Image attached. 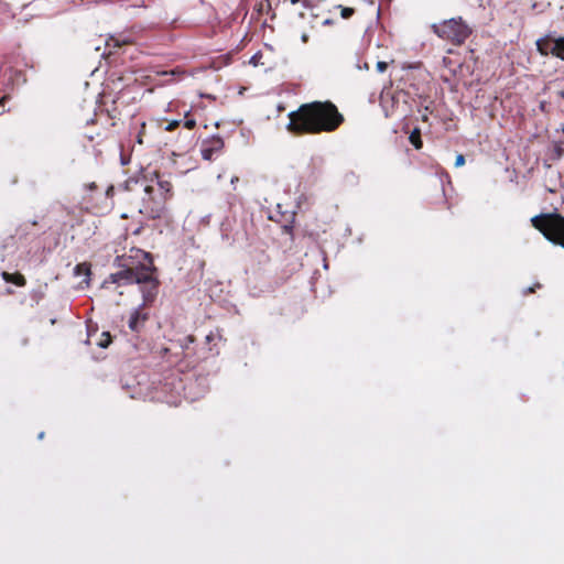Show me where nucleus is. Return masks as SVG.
Returning a JSON list of instances; mask_svg holds the SVG:
<instances>
[{"label": "nucleus", "instance_id": "obj_1", "mask_svg": "<svg viewBox=\"0 0 564 564\" xmlns=\"http://www.w3.org/2000/svg\"><path fill=\"white\" fill-rule=\"evenodd\" d=\"M288 117L286 130L296 137L334 132L345 121L337 106L329 100L302 104Z\"/></svg>", "mask_w": 564, "mask_h": 564}, {"label": "nucleus", "instance_id": "obj_2", "mask_svg": "<svg viewBox=\"0 0 564 564\" xmlns=\"http://www.w3.org/2000/svg\"><path fill=\"white\" fill-rule=\"evenodd\" d=\"M135 254L141 256L143 260L147 262H131L129 257L126 259L124 257L118 258L120 261L119 265L121 270L118 272L111 273L109 275V280L111 283L117 284H140L141 292L143 296V305H150L153 303L158 295V290L160 282L155 274L156 268L153 264V259L151 253L144 252L142 250H135Z\"/></svg>", "mask_w": 564, "mask_h": 564}, {"label": "nucleus", "instance_id": "obj_3", "mask_svg": "<svg viewBox=\"0 0 564 564\" xmlns=\"http://www.w3.org/2000/svg\"><path fill=\"white\" fill-rule=\"evenodd\" d=\"M531 224L549 241L564 248V216L558 213H542L534 216Z\"/></svg>", "mask_w": 564, "mask_h": 564}, {"label": "nucleus", "instance_id": "obj_4", "mask_svg": "<svg viewBox=\"0 0 564 564\" xmlns=\"http://www.w3.org/2000/svg\"><path fill=\"white\" fill-rule=\"evenodd\" d=\"M431 29L440 39L457 46L464 44L473 32L471 28L460 17L434 23Z\"/></svg>", "mask_w": 564, "mask_h": 564}, {"label": "nucleus", "instance_id": "obj_5", "mask_svg": "<svg viewBox=\"0 0 564 564\" xmlns=\"http://www.w3.org/2000/svg\"><path fill=\"white\" fill-rule=\"evenodd\" d=\"M144 193L147 195L143 198L142 206L139 208V212L151 219L161 218L166 210L167 198L163 195L158 194L155 192V187L148 185L144 187Z\"/></svg>", "mask_w": 564, "mask_h": 564}, {"label": "nucleus", "instance_id": "obj_6", "mask_svg": "<svg viewBox=\"0 0 564 564\" xmlns=\"http://www.w3.org/2000/svg\"><path fill=\"white\" fill-rule=\"evenodd\" d=\"M535 45L541 55H552L564 61V36L555 37L552 33H549L538 39Z\"/></svg>", "mask_w": 564, "mask_h": 564}, {"label": "nucleus", "instance_id": "obj_7", "mask_svg": "<svg viewBox=\"0 0 564 564\" xmlns=\"http://www.w3.org/2000/svg\"><path fill=\"white\" fill-rule=\"evenodd\" d=\"M225 148V142L221 137L213 135L212 138L204 140L200 147L202 158L206 161H213L217 159Z\"/></svg>", "mask_w": 564, "mask_h": 564}, {"label": "nucleus", "instance_id": "obj_8", "mask_svg": "<svg viewBox=\"0 0 564 564\" xmlns=\"http://www.w3.org/2000/svg\"><path fill=\"white\" fill-rule=\"evenodd\" d=\"M166 126L164 127L165 131L172 132L178 127H183L187 130H193L196 128V120L191 116L189 111H186L183 119H176L166 121Z\"/></svg>", "mask_w": 564, "mask_h": 564}, {"label": "nucleus", "instance_id": "obj_9", "mask_svg": "<svg viewBox=\"0 0 564 564\" xmlns=\"http://www.w3.org/2000/svg\"><path fill=\"white\" fill-rule=\"evenodd\" d=\"M147 321L148 314L143 313L141 308H137L131 313L128 325L132 332L139 333Z\"/></svg>", "mask_w": 564, "mask_h": 564}, {"label": "nucleus", "instance_id": "obj_10", "mask_svg": "<svg viewBox=\"0 0 564 564\" xmlns=\"http://www.w3.org/2000/svg\"><path fill=\"white\" fill-rule=\"evenodd\" d=\"M155 178H156V187L155 192L158 194L165 196L167 199H170L173 196V185L171 181L164 180L159 172H154Z\"/></svg>", "mask_w": 564, "mask_h": 564}, {"label": "nucleus", "instance_id": "obj_11", "mask_svg": "<svg viewBox=\"0 0 564 564\" xmlns=\"http://www.w3.org/2000/svg\"><path fill=\"white\" fill-rule=\"evenodd\" d=\"M283 217V220H278L280 224H281V229H282V232L288 235L290 237V240L293 241L294 239V223H295V217H296V214L294 212L288 214V215H282Z\"/></svg>", "mask_w": 564, "mask_h": 564}, {"label": "nucleus", "instance_id": "obj_12", "mask_svg": "<svg viewBox=\"0 0 564 564\" xmlns=\"http://www.w3.org/2000/svg\"><path fill=\"white\" fill-rule=\"evenodd\" d=\"M1 276L7 283H12L17 286H25V284H26L25 276L20 272L10 273V272L3 271L1 273Z\"/></svg>", "mask_w": 564, "mask_h": 564}, {"label": "nucleus", "instance_id": "obj_13", "mask_svg": "<svg viewBox=\"0 0 564 564\" xmlns=\"http://www.w3.org/2000/svg\"><path fill=\"white\" fill-rule=\"evenodd\" d=\"M162 76L167 77L164 82L166 84H173L180 80L181 78H184L186 76V72L180 67H176L172 70H164L160 73Z\"/></svg>", "mask_w": 564, "mask_h": 564}, {"label": "nucleus", "instance_id": "obj_14", "mask_svg": "<svg viewBox=\"0 0 564 564\" xmlns=\"http://www.w3.org/2000/svg\"><path fill=\"white\" fill-rule=\"evenodd\" d=\"M410 143L416 149L420 150L423 147V141L421 138V130L419 128H414L409 135Z\"/></svg>", "mask_w": 564, "mask_h": 564}, {"label": "nucleus", "instance_id": "obj_15", "mask_svg": "<svg viewBox=\"0 0 564 564\" xmlns=\"http://www.w3.org/2000/svg\"><path fill=\"white\" fill-rule=\"evenodd\" d=\"M74 273L77 276L85 275V276L89 278V275L91 274L90 264L87 262L76 264V267L74 269Z\"/></svg>", "mask_w": 564, "mask_h": 564}, {"label": "nucleus", "instance_id": "obj_16", "mask_svg": "<svg viewBox=\"0 0 564 564\" xmlns=\"http://www.w3.org/2000/svg\"><path fill=\"white\" fill-rule=\"evenodd\" d=\"M111 335L108 332H104L101 334L100 340L98 341V346L101 348H107L111 344Z\"/></svg>", "mask_w": 564, "mask_h": 564}, {"label": "nucleus", "instance_id": "obj_17", "mask_svg": "<svg viewBox=\"0 0 564 564\" xmlns=\"http://www.w3.org/2000/svg\"><path fill=\"white\" fill-rule=\"evenodd\" d=\"M126 44H130V41H127V40L120 41V40H118V39L111 37V39L107 42V46H108L109 48L120 47V46L126 45Z\"/></svg>", "mask_w": 564, "mask_h": 564}, {"label": "nucleus", "instance_id": "obj_18", "mask_svg": "<svg viewBox=\"0 0 564 564\" xmlns=\"http://www.w3.org/2000/svg\"><path fill=\"white\" fill-rule=\"evenodd\" d=\"M145 130H147V123L145 122H141L139 131H138V134H137V142L139 144L143 143V137L145 135Z\"/></svg>", "mask_w": 564, "mask_h": 564}, {"label": "nucleus", "instance_id": "obj_19", "mask_svg": "<svg viewBox=\"0 0 564 564\" xmlns=\"http://www.w3.org/2000/svg\"><path fill=\"white\" fill-rule=\"evenodd\" d=\"M37 225V221H30V223H24L23 225L20 226V231L23 232V234H29L30 231V228L33 227V226H36Z\"/></svg>", "mask_w": 564, "mask_h": 564}, {"label": "nucleus", "instance_id": "obj_20", "mask_svg": "<svg viewBox=\"0 0 564 564\" xmlns=\"http://www.w3.org/2000/svg\"><path fill=\"white\" fill-rule=\"evenodd\" d=\"M355 13L352 8L343 7L340 11V15L343 19H349Z\"/></svg>", "mask_w": 564, "mask_h": 564}, {"label": "nucleus", "instance_id": "obj_21", "mask_svg": "<svg viewBox=\"0 0 564 564\" xmlns=\"http://www.w3.org/2000/svg\"><path fill=\"white\" fill-rule=\"evenodd\" d=\"M195 341V337L193 335H188L184 338V343L182 344V348L187 349L191 344Z\"/></svg>", "mask_w": 564, "mask_h": 564}, {"label": "nucleus", "instance_id": "obj_22", "mask_svg": "<svg viewBox=\"0 0 564 564\" xmlns=\"http://www.w3.org/2000/svg\"><path fill=\"white\" fill-rule=\"evenodd\" d=\"M542 285L540 283H535L533 286L528 288L523 291V295H529L531 293H534L536 289H541Z\"/></svg>", "mask_w": 564, "mask_h": 564}, {"label": "nucleus", "instance_id": "obj_23", "mask_svg": "<svg viewBox=\"0 0 564 564\" xmlns=\"http://www.w3.org/2000/svg\"><path fill=\"white\" fill-rule=\"evenodd\" d=\"M465 164V156L463 154H458L455 160V166L460 167Z\"/></svg>", "mask_w": 564, "mask_h": 564}, {"label": "nucleus", "instance_id": "obj_24", "mask_svg": "<svg viewBox=\"0 0 564 564\" xmlns=\"http://www.w3.org/2000/svg\"><path fill=\"white\" fill-rule=\"evenodd\" d=\"M138 181L137 180H129L124 183V191H130L131 189V185H138Z\"/></svg>", "mask_w": 564, "mask_h": 564}, {"label": "nucleus", "instance_id": "obj_25", "mask_svg": "<svg viewBox=\"0 0 564 564\" xmlns=\"http://www.w3.org/2000/svg\"><path fill=\"white\" fill-rule=\"evenodd\" d=\"M113 189H115V188H113V186H112V185H111V186H109V187L106 189V193H105V199H106V200H109V199L112 197V195H113Z\"/></svg>", "mask_w": 564, "mask_h": 564}, {"label": "nucleus", "instance_id": "obj_26", "mask_svg": "<svg viewBox=\"0 0 564 564\" xmlns=\"http://www.w3.org/2000/svg\"><path fill=\"white\" fill-rule=\"evenodd\" d=\"M388 68V64L386 62H378L377 63V69L380 73H383Z\"/></svg>", "mask_w": 564, "mask_h": 564}, {"label": "nucleus", "instance_id": "obj_27", "mask_svg": "<svg viewBox=\"0 0 564 564\" xmlns=\"http://www.w3.org/2000/svg\"><path fill=\"white\" fill-rule=\"evenodd\" d=\"M443 63H444L445 66L452 65V62H451V59L448 57H444L443 58Z\"/></svg>", "mask_w": 564, "mask_h": 564}, {"label": "nucleus", "instance_id": "obj_28", "mask_svg": "<svg viewBox=\"0 0 564 564\" xmlns=\"http://www.w3.org/2000/svg\"><path fill=\"white\" fill-rule=\"evenodd\" d=\"M429 120V116L426 113L422 115V121L426 122Z\"/></svg>", "mask_w": 564, "mask_h": 564}, {"label": "nucleus", "instance_id": "obj_29", "mask_svg": "<svg viewBox=\"0 0 564 564\" xmlns=\"http://www.w3.org/2000/svg\"><path fill=\"white\" fill-rule=\"evenodd\" d=\"M6 99H7V96H4V97H2V98L0 99V106H3V102H4V100H6Z\"/></svg>", "mask_w": 564, "mask_h": 564}, {"label": "nucleus", "instance_id": "obj_30", "mask_svg": "<svg viewBox=\"0 0 564 564\" xmlns=\"http://www.w3.org/2000/svg\"><path fill=\"white\" fill-rule=\"evenodd\" d=\"M96 187H97V186H96V184H95V183H91V184L89 185V188H91V189H93V188H96Z\"/></svg>", "mask_w": 564, "mask_h": 564}]
</instances>
